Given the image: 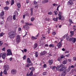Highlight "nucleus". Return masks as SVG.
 I'll return each mask as SVG.
<instances>
[{"label":"nucleus","mask_w":76,"mask_h":76,"mask_svg":"<svg viewBox=\"0 0 76 76\" xmlns=\"http://www.w3.org/2000/svg\"><path fill=\"white\" fill-rule=\"evenodd\" d=\"M16 35V33L15 31H11L8 33L9 37L10 38H13L15 37Z\"/></svg>","instance_id":"nucleus-1"},{"label":"nucleus","mask_w":76,"mask_h":76,"mask_svg":"<svg viewBox=\"0 0 76 76\" xmlns=\"http://www.w3.org/2000/svg\"><path fill=\"white\" fill-rule=\"evenodd\" d=\"M6 56V53H1L0 54V57H2V58H3V59H4V58H5Z\"/></svg>","instance_id":"nucleus-2"},{"label":"nucleus","mask_w":76,"mask_h":76,"mask_svg":"<svg viewBox=\"0 0 76 76\" xmlns=\"http://www.w3.org/2000/svg\"><path fill=\"white\" fill-rule=\"evenodd\" d=\"M20 38L19 35H17L16 36V42L17 43H18L20 42Z\"/></svg>","instance_id":"nucleus-3"},{"label":"nucleus","mask_w":76,"mask_h":76,"mask_svg":"<svg viewBox=\"0 0 76 76\" xmlns=\"http://www.w3.org/2000/svg\"><path fill=\"white\" fill-rule=\"evenodd\" d=\"M11 73L12 75H15L17 73V71L15 69H13L11 70Z\"/></svg>","instance_id":"nucleus-4"},{"label":"nucleus","mask_w":76,"mask_h":76,"mask_svg":"<svg viewBox=\"0 0 76 76\" xmlns=\"http://www.w3.org/2000/svg\"><path fill=\"white\" fill-rule=\"evenodd\" d=\"M7 51L8 53L7 54V56L12 55V51H11L10 49H8Z\"/></svg>","instance_id":"nucleus-5"},{"label":"nucleus","mask_w":76,"mask_h":76,"mask_svg":"<svg viewBox=\"0 0 76 76\" xmlns=\"http://www.w3.org/2000/svg\"><path fill=\"white\" fill-rule=\"evenodd\" d=\"M57 46L58 48H61L62 46V44H61V42H59L57 45Z\"/></svg>","instance_id":"nucleus-6"},{"label":"nucleus","mask_w":76,"mask_h":76,"mask_svg":"<svg viewBox=\"0 0 76 76\" xmlns=\"http://www.w3.org/2000/svg\"><path fill=\"white\" fill-rule=\"evenodd\" d=\"M4 67L5 68V70H7L9 69V66L8 65H4Z\"/></svg>","instance_id":"nucleus-7"},{"label":"nucleus","mask_w":76,"mask_h":76,"mask_svg":"<svg viewBox=\"0 0 76 76\" xmlns=\"http://www.w3.org/2000/svg\"><path fill=\"white\" fill-rule=\"evenodd\" d=\"M60 67L62 69H66V68H67V67H66V66H64L63 64H61L60 65Z\"/></svg>","instance_id":"nucleus-8"},{"label":"nucleus","mask_w":76,"mask_h":76,"mask_svg":"<svg viewBox=\"0 0 76 76\" xmlns=\"http://www.w3.org/2000/svg\"><path fill=\"white\" fill-rule=\"evenodd\" d=\"M23 28H24L25 29H26V30H28L29 29V27L27 25H24L23 27Z\"/></svg>","instance_id":"nucleus-9"},{"label":"nucleus","mask_w":76,"mask_h":76,"mask_svg":"<svg viewBox=\"0 0 76 76\" xmlns=\"http://www.w3.org/2000/svg\"><path fill=\"white\" fill-rule=\"evenodd\" d=\"M7 20L9 22H10L12 20V16H9L7 18Z\"/></svg>","instance_id":"nucleus-10"},{"label":"nucleus","mask_w":76,"mask_h":76,"mask_svg":"<svg viewBox=\"0 0 76 76\" xmlns=\"http://www.w3.org/2000/svg\"><path fill=\"white\" fill-rule=\"evenodd\" d=\"M71 41H72V42H74V43H75V42H76V39L75 38H71Z\"/></svg>","instance_id":"nucleus-11"},{"label":"nucleus","mask_w":76,"mask_h":76,"mask_svg":"<svg viewBox=\"0 0 76 76\" xmlns=\"http://www.w3.org/2000/svg\"><path fill=\"white\" fill-rule=\"evenodd\" d=\"M50 69H53V70H54V69H55L56 68V70H58V68L56 67V66H51L50 67Z\"/></svg>","instance_id":"nucleus-12"},{"label":"nucleus","mask_w":76,"mask_h":76,"mask_svg":"<svg viewBox=\"0 0 76 76\" xmlns=\"http://www.w3.org/2000/svg\"><path fill=\"white\" fill-rule=\"evenodd\" d=\"M67 4H68L72 5V4H73V1L69 0V1H68V2Z\"/></svg>","instance_id":"nucleus-13"},{"label":"nucleus","mask_w":76,"mask_h":76,"mask_svg":"<svg viewBox=\"0 0 76 76\" xmlns=\"http://www.w3.org/2000/svg\"><path fill=\"white\" fill-rule=\"evenodd\" d=\"M70 32L71 34L69 36L71 37L74 35V31H70Z\"/></svg>","instance_id":"nucleus-14"},{"label":"nucleus","mask_w":76,"mask_h":76,"mask_svg":"<svg viewBox=\"0 0 76 76\" xmlns=\"http://www.w3.org/2000/svg\"><path fill=\"white\" fill-rule=\"evenodd\" d=\"M33 75V72L31 71L30 73L27 74V76H31Z\"/></svg>","instance_id":"nucleus-15"},{"label":"nucleus","mask_w":76,"mask_h":76,"mask_svg":"<svg viewBox=\"0 0 76 76\" xmlns=\"http://www.w3.org/2000/svg\"><path fill=\"white\" fill-rule=\"evenodd\" d=\"M30 70H31V72H34L35 71V69L34 68V67H31L29 68Z\"/></svg>","instance_id":"nucleus-16"},{"label":"nucleus","mask_w":76,"mask_h":76,"mask_svg":"<svg viewBox=\"0 0 76 76\" xmlns=\"http://www.w3.org/2000/svg\"><path fill=\"white\" fill-rule=\"evenodd\" d=\"M46 53H47V52L45 51H44L42 52H41L40 53V56H42L43 55H44V54H45Z\"/></svg>","instance_id":"nucleus-17"},{"label":"nucleus","mask_w":76,"mask_h":76,"mask_svg":"<svg viewBox=\"0 0 76 76\" xmlns=\"http://www.w3.org/2000/svg\"><path fill=\"white\" fill-rule=\"evenodd\" d=\"M32 64L31 63V64H26V67H29V66H31L32 65Z\"/></svg>","instance_id":"nucleus-18"},{"label":"nucleus","mask_w":76,"mask_h":76,"mask_svg":"<svg viewBox=\"0 0 76 76\" xmlns=\"http://www.w3.org/2000/svg\"><path fill=\"white\" fill-rule=\"evenodd\" d=\"M31 38L32 40H35V39H38L37 38L33 36H31Z\"/></svg>","instance_id":"nucleus-19"},{"label":"nucleus","mask_w":76,"mask_h":76,"mask_svg":"<svg viewBox=\"0 0 76 76\" xmlns=\"http://www.w3.org/2000/svg\"><path fill=\"white\" fill-rule=\"evenodd\" d=\"M66 71H63V72H62L61 74V76H64L65 75H66Z\"/></svg>","instance_id":"nucleus-20"},{"label":"nucleus","mask_w":76,"mask_h":76,"mask_svg":"<svg viewBox=\"0 0 76 76\" xmlns=\"http://www.w3.org/2000/svg\"><path fill=\"white\" fill-rule=\"evenodd\" d=\"M53 60H49V65H51L53 64Z\"/></svg>","instance_id":"nucleus-21"},{"label":"nucleus","mask_w":76,"mask_h":76,"mask_svg":"<svg viewBox=\"0 0 76 76\" xmlns=\"http://www.w3.org/2000/svg\"><path fill=\"white\" fill-rule=\"evenodd\" d=\"M48 0H45L42 1V3L45 4V3H48Z\"/></svg>","instance_id":"nucleus-22"},{"label":"nucleus","mask_w":76,"mask_h":76,"mask_svg":"<svg viewBox=\"0 0 76 76\" xmlns=\"http://www.w3.org/2000/svg\"><path fill=\"white\" fill-rule=\"evenodd\" d=\"M58 17H56V18H53V20L54 21H55V22H57V21H58Z\"/></svg>","instance_id":"nucleus-23"},{"label":"nucleus","mask_w":76,"mask_h":76,"mask_svg":"<svg viewBox=\"0 0 76 76\" xmlns=\"http://www.w3.org/2000/svg\"><path fill=\"white\" fill-rule=\"evenodd\" d=\"M27 62L28 63H31V60H30V59L29 58H28L27 59Z\"/></svg>","instance_id":"nucleus-24"},{"label":"nucleus","mask_w":76,"mask_h":76,"mask_svg":"<svg viewBox=\"0 0 76 76\" xmlns=\"http://www.w3.org/2000/svg\"><path fill=\"white\" fill-rule=\"evenodd\" d=\"M17 5L18 8H20V6H21L20 3H17Z\"/></svg>","instance_id":"nucleus-25"},{"label":"nucleus","mask_w":76,"mask_h":76,"mask_svg":"<svg viewBox=\"0 0 76 76\" xmlns=\"http://www.w3.org/2000/svg\"><path fill=\"white\" fill-rule=\"evenodd\" d=\"M62 64H67V60H65L63 61L62 62Z\"/></svg>","instance_id":"nucleus-26"},{"label":"nucleus","mask_w":76,"mask_h":76,"mask_svg":"<svg viewBox=\"0 0 76 76\" xmlns=\"http://www.w3.org/2000/svg\"><path fill=\"white\" fill-rule=\"evenodd\" d=\"M6 70H7L6 69H5L3 73L4 75H7V71H6Z\"/></svg>","instance_id":"nucleus-27"},{"label":"nucleus","mask_w":76,"mask_h":76,"mask_svg":"<svg viewBox=\"0 0 76 76\" xmlns=\"http://www.w3.org/2000/svg\"><path fill=\"white\" fill-rule=\"evenodd\" d=\"M4 12H1L0 14V16H4Z\"/></svg>","instance_id":"nucleus-28"},{"label":"nucleus","mask_w":76,"mask_h":76,"mask_svg":"<svg viewBox=\"0 0 76 76\" xmlns=\"http://www.w3.org/2000/svg\"><path fill=\"white\" fill-rule=\"evenodd\" d=\"M38 46V44L37 43H35L34 44V48H36Z\"/></svg>","instance_id":"nucleus-29"},{"label":"nucleus","mask_w":76,"mask_h":76,"mask_svg":"<svg viewBox=\"0 0 76 76\" xmlns=\"http://www.w3.org/2000/svg\"><path fill=\"white\" fill-rule=\"evenodd\" d=\"M59 71L60 72H64V71H66V69H63L62 68H60L59 69Z\"/></svg>","instance_id":"nucleus-30"},{"label":"nucleus","mask_w":76,"mask_h":76,"mask_svg":"<svg viewBox=\"0 0 76 76\" xmlns=\"http://www.w3.org/2000/svg\"><path fill=\"white\" fill-rule=\"evenodd\" d=\"M66 39H67V40L68 41H71V38H69V37H66Z\"/></svg>","instance_id":"nucleus-31"},{"label":"nucleus","mask_w":76,"mask_h":76,"mask_svg":"<svg viewBox=\"0 0 76 76\" xmlns=\"http://www.w3.org/2000/svg\"><path fill=\"white\" fill-rule=\"evenodd\" d=\"M5 3L6 4V5H9L10 3V1H6L5 2Z\"/></svg>","instance_id":"nucleus-32"},{"label":"nucleus","mask_w":76,"mask_h":76,"mask_svg":"<svg viewBox=\"0 0 76 76\" xmlns=\"http://www.w3.org/2000/svg\"><path fill=\"white\" fill-rule=\"evenodd\" d=\"M35 57H38V52H36V53H35Z\"/></svg>","instance_id":"nucleus-33"},{"label":"nucleus","mask_w":76,"mask_h":76,"mask_svg":"<svg viewBox=\"0 0 76 76\" xmlns=\"http://www.w3.org/2000/svg\"><path fill=\"white\" fill-rule=\"evenodd\" d=\"M14 4V0H11V5H13Z\"/></svg>","instance_id":"nucleus-34"},{"label":"nucleus","mask_w":76,"mask_h":76,"mask_svg":"<svg viewBox=\"0 0 76 76\" xmlns=\"http://www.w3.org/2000/svg\"><path fill=\"white\" fill-rule=\"evenodd\" d=\"M4 9H5V10H8V9H9V7H4Z\"/></svg>","instance_id":"nucleus-35"},{"label":"nucleus","mask_w":76,"mask_h":76,"mask_svg":"<svg viewBox=\"0 0 76 76\" xmlns=\"http://www.w3.org/2000/svg\"><path fill=\"white\" fill-rule=\"evenodd\" d=\"M35 19L34 18V17H33L32 18H31V21H34V20Z\"/></svg>","instance_id":"nucleus-36"},{"label":"nucleus","mask_w":76,"mask_h":76,"mask_svg":"<svg viewBox=\"0 0 76 76\" xmlns=\"http://www.w3.org/2000/svg\"><path fill=\"white\" fill-rule=\"evenodd\" d=\"M62 15V13H61V12H59V13L58 14V16H61Z\"/></svg>","instance_id":"nucleus-37"},{"label":"nucleus","mask_w":76,"mask_h":76,"mask_svg":"<svg viewBox=\"0 0 76 76\" xmlns=\"http://www.w3.org/2000/svg\"><path fill=\"white\" fill-rule=\"evenodd\" d=\"M55 14V15H57V11H55L53 12Z\"/></svg>","instance_id":"nucleus-38"},{"label":"nucleus","mask_w":76,"mask_h":76,"mask_svg":"<svg viewBox=\"0 0 76 76\" xmlns=\"http://www.w3.org/2000/svg\"><path fill=\"white\" fill-rule=\"evenodd\" d=\"M58 60L59 61H60L61 60V57L58 58Z\"/></svg>","instance_id":"nucleus-39"},{"label":"nucleus","mask_w":76,"mask_h":76,"mask_svg":"<svg viewBox=\"0 0 76 76\" xmlns=\"http://www.w3.org/2000/svg\"><path fill=\"white\" fill-rule=\"evenodd\" d=\"M58 18L59 19L61 20V18H62V16L61 15H58Z\"/></svg>","instance_id":"nucleus-40"},{"label":"nucleus","mask_w":76,"mask_h":76,"mask_svg":"<svg viewBox=\"0 0 76 76\" xmlns=\"http://www.w3.org/2000/svg\"><path fill=\"white\" fill-rule=\"evenodd\" d=\"M47 72H43V75L45 76V75H47Z\"/></svg>","instance_id":"nucleus-41"},{"label":"nucleus","mask_w":76,"mask_h":76,"mask_svg":"<svg viewBox=\"0 0 76 76\" xmlns=\"http://www.w3.org/2000/svg\"><path fill=\"white\" fill-rule=\"evenodd\" d=\"M3 45V42L2 41H0V46H1Z\"/></svg>","instance_id":"nucleus-42"},{"label":"nucleus","mask_w":76,"mask_h":76,"mask_svg":"<svg viewBox=\"0 0 76 76\" xmlns=\"http://www.w3.org/2000/svg\"><path fill=\"white\" fill-rule=\"evenodd\" d=\"M49 47H54V45L53 44H51L49 45Z\"/></svg>","instance_id":"nucleus-43"},{"label":"nucleus","mask_w":76,"mask_h":76,"mask_svg":"<svg viewBox=\"0 0 76 76\" xmlns=\"http://www.w3.org/2000/svg\"><path fill=\"white\" fill-rule=\"evenodd\" d=\"M13 19L15 20L16 19V15H13Z\"/></svg>","instance_id":"nucleus-44"},{"label":"nucleus","mask_w":76,"mask_h":76,"mask_svg":"<svg viewBox=\"0 0 76 76\" xmlns=\"http://www.w3.org/2000/svg\"><path fill=\"white\" fill-rule=\"evenodd\" d=\"M69 21L70 23H73L72 22V20L71 19H69Z\"/></svg>","instance_id":"nucleus-45"},{"label":"nucleus","mask_w":76,"mask_h":76,"mask_svg":"<svg viewBox=\"0 0 76 76\" xmlns=\"http://www.w3.org/2000/svg\"><path fill=\"white\" fill-rule=\"evenodd\" d=\"M60 7V5H58L57 8L56 10L58 11V8Z\"/></svg>","instance_id":"nucleus-46"},{"label":"nucleus","mask_w":76,"mask_h":76,"mask_svg":"<svg viewBox=\"0 0 76 76\" xmlns=\"http://www.w3.org/2000/svg\"><path fill=\"white\" fill-rule=\"evenodd\" d=\"M35 8H38V5L37 4L35 5Z\"/></svg>","instance_id":"nucleus-47"},{"label":"nucleus","mask_w":76,"mask_h":76,"mask_svg":"<svg viewBox=\"0 0 76 76\" xmlns=\"http://www.w3.org/2000/svg\"><path fill=\"white\" fill-rule=\"evenodd\" d=\"M76 71V69H72L71 70V72H72V73H73V72H74V71Z\"/></svg>","instance_id":"nucleus-48"},{"label":"nucleus","mask_w":76,"mask_h":76,"mask_svg":"<svg viewBox=\"0 0 76 76\" xmlns=\"http://www.w3.org/2000/svg\"><path fill=\"white\" fill-rule=\"evenodd\" d=\"M52 13H53V12H48V14L49 15H52Z\"/></svg>","instance_id":"nucleus-49"},{"label":"nucleus","mask_w":76,"mask_h":76,"mask_svg":"<svg viewBox=\"0 0 76 76\" xmlns=\"http://www.w3.org/2000/svg\"><path fill=\"white\" fill-rule=\"evenodd\" d=\"M26 55H24V56L23 57V60H25V59H26Z\"/></svg>","instance_id":"nucleus-50"},{"label":"nucleus","mask_w":76,"mask_h":76,"mask_svg":"<svg viewBox=\"0 0 76 76\" xmlns=\"http://www.w3.org/2000/svg\"><path fill=\"white\" fill-rule=\"evenodd\" d=\"M2 74H3V72L1 71L0 73V76H2L3 75H2Z\"/></svg>","instance_id":"nucleus-51"},{"label":"nucleus","mask_w":76,"mask_h":76,"mask_svg":"<svg viewBox=\"0 0 76 76\" xmlns=\"http://www.w3.org/2000/svg\"><path fill=\"white\" fill-rule=\"evenodd\" d=\"M3 34L2 33H1L0 34V37H3Z\"/></svg>","instance_id":"nucleus-52"},{"label":"nucleus","mask_w":76,"mask_h":76,"mask_svg":"<svg viewBox=\"0 0 76 76\" xmlns=\"http://www.w3.org/2000/svg\"><path fill=\"white\" fill-rule=\"evenodd\" d=\"M28 32H26V34L25 35L23 36V37H26V36L27 35Z\"/></svg>","instance_id":"nucleus-53"},{"label":"nucleus","mask_w":76,"mask_h":76,"mask_svg":"<svg viewBox=\"0 0 76 76\" xmlns=\"http://www.w3.org/2000/svg\"><path fill=\"white\" fill-rule=\"evenodd\" d=\"M73 60L76 61V57H73Z\"/></svg>","instance_id":"nucleus-54"},{"label":"nucleus","mask_w":76,"mask_h":76,"mask_svg":"<svg viewBox=\"0 0 76 76\" xmlns=\"http://www.w3.org/2000/svg\"><path fill=\"white\" fill-rule=\"evenodd\" d=\"M61 59L63 58H64V56L63 55H62L61 56Z\"/></svg>","instance_id":"nucleus-55"},{"label":"nucleus","mask_w":76,"mask_h":76,"mask_svg":"<svg viewBox=\"0 0 76 76\" xmlns=\"http://www.w3.org/2000/svg\"><path fill=\"white\" fill-rule=\"evenodd\" d=\"M71 69H72V68L71 67V66H69V67L68 68V69H69V70H70Z\"/></svg>","instance_id":"nucleus-56"},{"label":"nucleus","mask_w":76,"mask_h":76,"mask_svg":"<svg viewBox=\"0 0 76 76\" xmlns=\"http://www.w3.org/2000/svg\"><path fill=\"white\" fill-rule=\"evenodd\" d=\"M0 24H2L3 23H4L3 21H1V22H0Z\"/></svg>","instance_id":"nucleus-57"},{"label":"nucleus","mask_w":76,"mask_h":76,"mask_svg":"<svg viewBox=\"0 0 76 76\" xmlns=\"http://www.w3.org/2000/svg\"><path fill=\"white\" fill-rule=\"evenodd\" d=\"M55 34H56V33L55 32H53L52 33V35H55Z\"/></svg>","instance_id":"nucleus-58"},{"label":"nucleus","mask_w":76,"mask_h":76,"mask_svg":"<svg viewBox=\"0 0 76 76\" xmlns=\"http://www.w3.org/2000/svg\"><path fill=\"white\" fill-rule=\"evenodd\" d=\"M43 67H44L45 68V67H47V65L46 64H44V65H43Z\"/></svg>","instance_id":"nucleus-59"},{"label":"nucleus","mask_w":76,"mask_h":76,"mask_svg":"<svg viewBox=\"0 0 76 76\" xmlns=\"http://www.w3.org/2000/svg\"><path fill=\"white\" fill-rule=\"evenodd\" d=\"M26 15L27 16H29V14L28 13H26Z\"/></svg>","instance_id":"nucleus-60"},{"label":"nucleus","mask_w":76,"mask_h":76,"mask_svg":"<svg viewBox=\"0 0 76 76\" xmlns=\"http://www.w3.org/2000/svg\"><path fill=\"white\" fill-rule=\"evenodd\" d=\"M27 51V50H26V49H24V51L26 53V51Z\"/></svg>","instance_id":"nucleus-61"},{"label":"nucleus","mask_w":76,"mask_h":76,"mask_svg":"<svg viewBox=\"0 0 76 76\" xmlns=\"http://www.w3.org/2000/svg\"><path fill=\"white\" fill-rule=\"evenodd\" d=\"M26 3L27 4L29 3V0H26Z\"/></svg>","instance_id":"nucleus-62"},{"label":"nucleus","mask_w":76,"mask_h":76,"mask_svg":"<svg viewBox=\"0 0 76 76\" xmlns=\"http://www.w3.org/2000/svg\"><path fill=\"white\" fill-rule=\"evenodd\" d=\"M69 56H70V54H68L66 55L65 56H66V57H69Z\"/></svg>","instance_id":"nucleus-63"},{"label":"nucleus","mask_w":76,"mask_h":76,"mask_svg":"<svg viewBox=\"0 0 76 76\" xmlns=\"http://www.w3.org/2000/svg\"><path fill=\"white\" fill-rule=\"evenodd\" d=\"M34 4H37V2L35 1L34 2Z\"/></svg>","instance_id":"nucleus-64"}]
</instances>
